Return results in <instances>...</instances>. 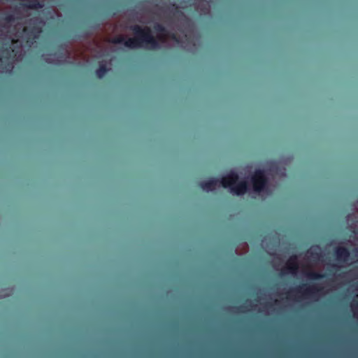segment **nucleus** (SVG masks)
Returning <instances> with one entry per match:
<instances>
[{"label": "nucleus", "mask_w": 358, "mask_h": 358, "mask_svg": "<svg viewBox=\"0 0 358 358\" xmlns=\"http://www.w3.org/2000/svg\"><path fill=\"white\" fill-rule=\"evenodd\" d=\"M29 27H24L22 29L24 39L29 45H34L39 38L43 32V20L39 17H35L28 20Z\"/></svg>", "instance_id": "obj_2"}, {"label": "nucleus", "mask_w": 358, "mask_h": 358, "mask_svg": "<svg viewBox=\"0 0 358 358\" xmlns=\"http://www.w3.org/2000/svg\"><path fill=\"white\" fill-rule=\"evenodd\" d=\"M88 36V34H85V36H78V37H87Z\"/></svg>", "instance_id": "obj_19"}, {"label": "nucleus", "mask_w": 358, "mask_h": 358, "mask_svg": "<svg viewBox=\"0 0 358 358\" xmlns=\"http://www.w3.org/2000/svg\"><path fill=\"white\" fill-rule=\"evenodd\" d=\"M127 40L124 36H118L112 39V43L115 44H123L124 45V43Z\"/></svg>", "instance_id": "obj_14"}, {"label": "nucleus", "mask_w": 358, "mask_h": 358, "mask_svg": "<svg viewBox=\"0 0 358 358\" xmlns=\"http://www.w3.org/2000/svg\"><path fill=\"white\" fill-rule=\"evenodd\" d=\"M242 308H243V306H239V307H238L237 308H238V310H241Z\"/></svg>", "instance_id": "obj_20"}, {"label": "nucleus", "mask_w": 358, "mask_h": 358, "mask_svg": "<svg viewBox=\"0 0 358 358\" xmlns=\"http://www.w3.org/2000/svg\"><path fill=\"white\" fill-rule=\"evenodd\" d=\"M357 255H358V249L357 250Z\"/></svg>", "instance_id": "obj_22"}, {"label": "nucleus", "mask_w": 358, "mask_h": 358, "mask_svg": "<svg viewBox=\"0 0 358 358\" xmlns=\"http://www.w3.org/2000/svg\"><path fill=\"white\" fill-rule=\"evenodd\" d=\"M238 175L235 171H230L225 176L222 177L220 182L224 188L233 187L238 180Z\"/></svg>", "instance_id": "obj_5"}, {"label": "nucleus", "mask_w": 358, "mask_h": 358, "mask_svg": "<svg viewBox=\"0 0 358 358\" xmlns=\"http://www.w3.org/2000/svg\"><path fill=\"white\" fill-rule=\"evenodd\" d=\"M331 268H332L333 269H334V270H336V269H337V268H338V266H337V265H336V264H332V265H331Z\"/></svg>", "instance_id": "obj_18"}, {"label": "nucleus", "mask_w": 358, "mask_h": 358, "mask_svg": "<svg viewBox=\"0 0 358 358\" xmlns=\"http://www.w3.org/2000/svg\"><path fill=\"white\" fill-rule=\"evenodd\" d=\"M219 180L216 178H212L208 180L203 181L200 183V187L206 192L213 191L215 189L216 185Z\"/></svg>", "instance_id": "obj_10"}, {"label": "nucleus", "mask_w": 358, "mask_h": 358, "mask_svg": "<svg viewBox=\"0 0 358 358\" xmlns=\"http://www.w3.org/2000/svg\"><path fill=\"white\" fill-rule=\"evenodd\" d=\"M20 6L23 8L31 10H37L44 7V3L38 0H27L26 2L20 3Z\"/></svg>", "instance_id": "obj_9"}, {"label": "nucleus", "mask_w": 358, "mask_h": 358, "mask_svg": "<svg viewBox=\"0 0 358 358\" xmlns=\"http://www.w3.org/2000/svg\"><path fill=\"white\" fill-rule=\"evenodd\" d=\"M251 182L255 192H263L268 185V178L262 169L255 170L251 177Z\"/></svg>", "instance_id": "obj_3"}, {"label": "nucleus", "mask_w": 358, "mask_h": 358, "mask_svg": "<svg viewBox=\"0 0 358 358\" xmlns=\"http://www.w3.org/2000/svg\"><path fill=\"white\" fill-rule=\"evenodd\" d=\"M248 189V182L245 180H243L236 182L233 187H231V191L237 196H241L247 192Z\"/></svg>", "instance_id": "obj_8"}, {"label": "nucleus", "mask_w": 358, "mask_h": 358, "mask_svg": "<svg viewBox=\"0 0 358 358\" xmlns=\"http://www.w3.org/2000/svg\"><path fill=\"white\" fill-rule=\"evenodd\" d=\"M171 6L173 8V15L178 14L180 15H183V13L180 10L179 7L176 4L173 3L171 5Z\"/></svg>", "instance_id": "obj_17"}, {"label": "nucleus", "mask_w": 358, "mask_h": 358, "mask_svg": "<svg viewBox=\"0 0 358 358\" xmlns=\"http://www.w3.org/2000/svg\"><path fill=\"white\" fill-rule=\"evenodd\" d=\"M335 255L336 259L339 262H346L350 257V253L348 248L342 246H338L335 248Z\"/></svg>", "instance_id": "obj_6"}, {"label": "nucleus", "mask_w": 358, "mask_h": 358, "mask_svg": "<svg viewBox=\"0 0 358 358\" xmlns=\"http://www.w3.org/2000/svg\"><path fill=\"white\" fill-rule=\"evenodd\" d=\"M322 288L315 284H303L292 290V292L301 293L304 296H314L315 294L320 292Z\"/></svg>", "instance_id": "obj_4"}, {"label": "nucleus", "mask_w": 358, "mask_h": 358, "mask_svg": "<svg viewBox=\"0 0 358 358\" xmlns=\"http://www.w3.org/2000/svg\"><path fill=\"white\" fill-rule=\"evenodd\" d=\"M299 269V264L297 263V257L294 255L290 257L288 259L286 267L282 270L283 273H290L294 274Z\"/></svg>", "instance_id": "obj_7"}, {"label": "nucleus", "mask_w": 358, "mask_h": 358, "mask_svg": "<svg viewBox=\"0 0 358 358\" xmlns=\"http://www.w3.org/2000/svg\"><path fill=\"white\" fill-rule=\"evenodd\" d=\"M129 29L134 32V37L129 38L124 43V46L129 48H146L151 50L159 48V38L154 36L148 27H142L140 25H133Z\"/></svg>", "instance_id": "obj_1"}, {"label": "nucleus", "mask_w": 358, "mask_h": 358, "mask_svg": "<svg viewBox=\"0 0 358 358\" xmlns=\"http://www.w3.org/2000/svg\"><path fill=\"white\" fill-rule=\"evenodd\" d=\"M9 67H10V68H13V65H12V64H10V65H9Z\"/></svg>", "instance_id": "obj_21"}, {"label": "nucleus", "mask_w": 358, "mask_h": 358, "mask_svg": "<svg viewBox=\"0 0 358 358\" xmlns=\"http://www.w3.org/2000/svg\"><path fill=\"white\" fill-rule=\"evenodd\" d=\"M2 20L6 22H13L15 20V17L14 15L11 13H6L3 17Z\"/></svg>", "instance_id": "obj_16"}, {"label": "nucleus", "mask_w": 358, "mask_h": 358, "mask_svg": "<svg viewBox=\"0 0 358 358\" xmlns=\"http://www.w3.org/2000/svg\"><path fill=\"white\" fill-rule=\"evenodd\" d=\"M108 69L106 66V64L102 62L99 64V68L96 70L95 73L99 78H102L108 72Z\"/></svg>", "instance_id": "obj_11"}, {"label": "nucleus", "mask_w": 358, "mask_h": 358, "mask_svg": "<svg viewBox=\"0 0 358 358\" xmlns=\"http://www.w3.org/2000/svg\"><path fill=\"white\" fill-rule=\"evenodd\" d=\"M13 52H14V50L12 49L10 47L6 48L2 51L3 57L6 58V59H10L12 57V54H13Z\"/></svg>", "instance_id": "obj_13"}, {"label": "nucleus", "mask_w": 358, "mask_h": 358, "mask_svg": "<svg viewBox=\"0 0 358 358\" xmlns=\"http://www.w3.org/2000/svg\"><path fill=\"white\" fill-rule=\"evenodd\" d=\"M306 276L311 280H319L324 278L325 275L315 271H308L306 273Z\"/></svg>", "instance_id": "obj_12"}, {"label": "nucleus", "mask_w": 358, "mask_h": 358, "mask_svg": "<svg viewBox=\"0 0 358 358\" xmlns=\"http://www.w3.org/2000/svg\"><path fill=\"white\" fill-rule=\"evenodd\" d=\"M154 29L155 31L161 34H164L166 31L164 26L159 23H157L154 25Z\"/></svg>", "instance_id": "obj_15"}]
</instances>
